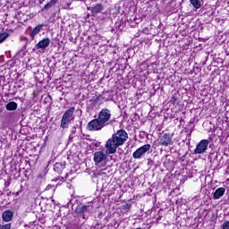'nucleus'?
<instances>
[{
  "label": "nucleus",
  "instance_id": "nucleus-26",
  "mask_svg": "<svg viewBox=\"0 0 229 229\" xmlns=\"http://www.w3.org/2000/svg\"><path fill=\"white\" fill-rule=\"evenodd\" d=\"M81 1H85V0H81Z\"/></svg>",
  "mask_w": 229,
  "mask_h": 229
},
{
  "label": "nucleus",
  "instance_id": "nucleus-25",
  "mask_svg": "<svg viewBox=\"0 0 229 229\" xmlns=\"http://www.w3.org/2000/svg\"><path fill=\"white\" fill-rule=\"evenodd\" d=\"M44 3V0H39V4H42Z\"/></svg>",
  "mask_w": 229,
  "mask_h": 229
},
{
  "label": "nucleus",
  "instance_id": "nucleus-7",
  "mask_svg": "<svg viewBox=\"0 0 229 229\" xmlns=\"http://www.w3.org/2000/svg\"><path fill=\"white\" fill-rule=\"evenodd\" d=\"M149 149H151V145H143L142 147H140V148L133 152L132 157L133 158H140V157H142V155H144L145 153H148Z\"/></svg>",
  "mask_w": 229,
  "mask_h": 229
},
{
  "label": "nucleus",
  "instance_id": "nucleus-9",
  "mask_svg": "<svg viewBox=\"0 0 229 229\" xmlns=\"http://www.w3.org/2000/svg\"><path fill=\"white\" fill-rule=\"evenodd\" d=\"M225 192H226V189L224 187L216 189L213 194V199H221L225 196Z\"/></svg>",
  "mask_w": 229,
  "mask_h": 229
},
{
  "label": "nucleus",
  "instance_id": "nucleus-2",
  "mask_svg": "<svg viewBox=\"0 0 229 229\" xmlns=\"http://www.w3.org/2000/svg\"><path fill=\"white\" fill-rule=\"evenodd\" d=\"M127 140L128 132H126V131L124 130L117 131L106 143L107 153L109 155H114V153H116L119 146H123L124 142H126Z\"/></svg>",
  "mask_w": 229,
  "mask_h": 229
},
{
  "label": "nucleus",
  "instance_id": "nucleus-11",
  "mask_svg": "<svg viewBox=\"0 0 229 229\" xmlns=\"http://www.w3.org/2000/svg\"><path fill=\"white\" fill-rule=\"evenodd\" d=\"M2 219L5 221V223H10V221L13 219V212L12 210H5L2 214Z\"/></svg>",
  "mask_w": 229,
  "mask_h": 229
},
{
  "label": "nucleus",
  "instance_id": "nucleus-16",
  "mask_svg": "<svg viewBox=\"0 0 229 229\" xmlns=\"http://www.w3.org/2000/svg\"><path fill=\"white\" fill-rule=\"evenodd\" d=\"M190 3L196 10L201 8V2H199V0H190Z\"/></svg>",
  "mask_w": 229,
  "mask_h": 229
},
{
  "label": "nucleus",
  "instance_id": "nucleus-3",
  "mask_svg": "<svg viewBox=\"0 0 229 229\" xmlns=\"http://www.w3.org/2000/svg\"><path fill=\"white\" fill-rule=\"evenodd\" d=\"M92 210H94V205L89 202L88 204H79L74 212L78 216H81L84 219H89L90 214H92Z\"/></svg>",
  "mask_w": 229,
  "mask_h": 229
},
{
  "label": "nucleus",
  "instance_id": "nucleus-8",
  "mask_svg": "<svg viewBox=\"0 0 229 229\" xmlns=\"http://www.w3.org/2000/svg\"><path fill=\"white\" fill-rule=\"evenodd\" d=\"M49 44H51V39L45 38L36 45V47L37 49H46L49 47Z\"/></svg>",
  "mask_w": 229,
  "mask_h": 229
},
{
  "label": "nucleus",
  "instance_id": "nucleus-1",
  "mask_svg": "<svg viewBox=\"0 0 229 229\" xmlns=\"http://www.w3.org/2000/svg\"><path fill=\"white\" fill-rule=\"evenodd\" d=\"M110 119H112V112L107 108H104L98 113V118L91 120L88 123L87 128L89 131H99L111 123Z\"/></svg>",
  "mask_w": 229,
  "mask_h": 229
},
{
  "label": "nucleus",
  "instance_id": "nucleus-20",
  "mask_svg": "<svg viewBox=\"0 0 229 229\" xmlns=\"http://www.w3.org/2000/svg\"><path fill=\"white\" fill-rule=\"evenodd\" d=\"M170 103H172V105H174V106L179 105L178 95H176V94L173 95L171 99H170Z\"/></svg>",
  "mask_w": 229,
  "mask_h": 229
},
{
  "label": "nucleus",
  "instance_id": "nucleus-14",
  "mask_svg": "<svg viewBox=\"0 0 229 229\" xmlns=\"http://www.w3.org/2000/svg\"><path fill=\"white\" fill-rule=\"evenodd\" d=\"M105 10V7L101 4H96L91 7V13H101Z\"/></svg>",
  "mask_w": 229,
  "mask_h": 229
},
{
  "label": "nucleus",
  "instance_id": "nucleus-21",
  "mask_svg": "<svg viewBox=\"0 0 229 229\" xmlns=\"http://www.w3.org/2000/svg\"><path fill=\"white\" fill-rule=\"evenodd\" d=\"M53 3L54 1L51 0L49 3H47L42 9V12H44V10H49V8H51L53 6Z\"/></svg>",
  "mask_w": 229,
  "mask_h": 229
},
{
  "label": "nucleus",
  "instance_id": "nucleus-24",
  "mask_svg": "<svg viewBox=\"0 0 229 229\" xmlns=\"http://www.w3.org/2000/svg\"><path fill=\"white\" fill-rule=\"evenodd\" d=\"M75 133H76V127H73L72 130L71 137H72V135H74Z\"/></svg>",
  "mask_w": 229,
  "mask_h": 229
},
{
  "label": "nucleus",
  "instance_id": "nucleus-13",
  "mask_svg": "<svg viewBox=\"0 0 229 229\" xmlns=\"http://www.w3.org/2000/svg\"><path fill=\"white\" fill-rule=\"evenodd\" d=\"M44 28V24H38V26H36L32 32L30 33V38H35V37H37V35H38L40 33V31H42V29Z\"/></svg>",
  "mask_w": 229,
  "mask_h": 229
},
{
  "label": "nucleus",
  "instance_id": "nucleus-6",
  "mask_svg": "<svg viewBox=\"0 0 229 229\" xmlns=\"http://www.w3.org/2000/svg\"><path fill=\"white\" fill-rule=\"evenodd\" d=\"M159 144L160 146H171L173 144V134L171 133H165L159 138Z\"/></svg>",
  "mask_w": 229,
  "mask_h": 229
},
{
  "label": "nucleus",
  "instance_id": "nucleus-5",
  "mask_svg": "<svg viewBox=\"0 0 229 229\" xmlns=\"http://www.w3.org/2000/svg\"><path fill=\"white\" fill-rule=\"evenodd\" d=\"M208 144H210L208 140H200V142L197 145L196 148L194 149V154L201 155L205 153L208 148Z\"/></svg>",
  "mask_w": 229,
  "mask_h": 229
},
{
  "label": "nucleus",
  "instance_id": "nucleus-15",
  "mask_svg": "<svg viewBox=\"0 0 229 229\" xmlns=\"http://www.w3.org/2000/svg\"><path fill=\"white\" fill-rule=\"evenodd\" d=\"M71 121L68 118L65 117H62L61 120V128H63V130H65V128H69V124H71Z\"/></svg>",
  "mask_w": 229,
  "mask_h": 229
},
{
  "label": "nucleus",
  "instance_id": "nucleus-23",
  "mask_svg": "<svg viewBox=\"0 0 229 229\" xmlns=\"http://www.w3.org/2000/svg\"><path fill=\"white\" fill-rule=\"evenodd\" d=\"M223 229H229V222L224 223Z\"/></svg>",
  "mask_w": 229,
  "mask_h": 229
},
{
  "label": "nucleus",
  "instance_id": "nucleus-10",
  "mask_svg": "<svg viewBox=\"0 0 229 229\" xmlns=\"http://www.w3.org/2000/svg\"><path fill=\"white\" fill-rule=\"evenodd\" d=\"M74 110H76V108H74V106L70 107L69 109H67L64 114H63V117H64L65 119H68L70 121H74Z\"/></svg>",
  "mask_w": 229,
  "mask_h": 229
},
{
  "label": "nucleus",
  "instance_id": "nucleus-17",
  "mask_svg": "<svg viewBox=\"0 0 229 229\" xmlns=\"http://www.w3.org/2000/svg\"><path fill=\"white\" fill-rule=\"evenodd\" d=\"M6 110H9L10 112H12L13 110H17V103H15V102H9L6 105Z\"/></svg>",
  "mask_w": 229,
  "mask_h": 229
},
{
  "label": "nucleus",
  "instance_id": "nucleus-4",
  "mask_svg": "<svg viewBox=\"0 0 229 229\" xmlns=\"http://www.w3.org/2000/svg\"><path fill=\"white\" fill-rule=\"evenodd\" d=\"M106 158H108V155L105 154V152H95L93 158L95 165H98V167H105L106 165Z\"/></svg>",
  "mask_w": 229,
  "mask_h": 229
},
{
  "label": "nucleus",
  "instance_id": "nucleus-12",
  "mask_svg": "<svg viewBox=\"0 0 229 229\" xmlns=\"http://www.w3.org/2000/svg\"><path fill=\"white\" fill-rule=\"evenodd\" d=\"M64 169H65V162H57L54 165V171L58 174H62Z\"/></svg>",
  "mask_w": 229,
  "mask_h": 229
},
{
  "label": "nucleus",
  "instance_id": "nucleus-18",
  "mask_svg": "<svg viewBox=\"0 0 229 229\" xmlns=\"http://www.w3.org/2000/svg\"><path fill=\"white\" fill-rule=\"evenodd\" d=\"M104 101H108V98H106L103 95H99L95 98V103H98V105H101Z\"/></svg>",
  "mask_w": 229,
  "mask_h": 229
},
{
  "label": "nucleus",
  "instance_id": "nucleus-22",
  "mask_svg": "<svg viewBox=\"0 0 229 229\" xmlns=\"http://www.w3.org/2000/svg\"><path fill=\"white\" fill-rule=\"evenodd\" d=\"M12 228V224H5L4 225H0V229H10Z\"/></svg>",
  "mask_w": 229,
  "mask_h": 229
},
{
  "label": "nucleus",
  "instance_id": "nucleus-19",
  "mask_svg": "<svg viewBox=\"0 0 229 229\" xmlns=\"http://www.w3.org/2000/svg\"><path fill=\"white\" fill-rule=\"evenodd\" d=\"M10 37V34L8 32H3L0 33V44H3V42L5 41L6 38Z\"/></svg>",
  "mask_w": 229,
  "mask_h": 229
}]
</instances>
